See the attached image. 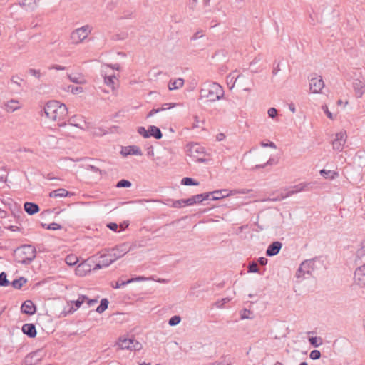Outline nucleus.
<instances>
[{
    "label": "nucleus",
    "instance_id": "f257e3e1",
    "mask_svg": "<svg viewBox=\"0 0 365 365\" xmlns=\"http://www.w3.org/2000/svg\"><path fill=\"white\" fill-rule=\"evenodd\" d=\"M46 116L51 120L58 123L59 126L65 125L64 120L68 115L66 106L58 101H49L43 108Z\"/></svg>",
    "mask_w": 365,
    "mask_h": 365
},
{
    "label": "nucleus",
    "instance_id": "f03ea898",
    "mask_svg": "<svg viewBox=\"0 0 365 365\" xmlns=\"http://www.w3.org/2000/svg\"><path fill=\"white\" fill-rule=\"evenodd\" d=\"M200 98H205L208 101L215 102L224 96L222 87L214 82L205 83L200 91Z\"/></svg>",
    "mask_w": 365,
    "mask_h": 365
},
{
    "label": "nucleus",
    "instance_id": "7ed1b4c3",
    "mask_svg": "<svg viewBox=\"0 0 365 365\" xmlns=\"http://www.w3.org/2000/svg\"><path fill=\"white\" fill-rule=\"evenodd\" d=\"M36 250L34 246L24 245L15 251V259L22 264H30L36 257Z\"/></svg>",
    "mask_w": 365,
    "mask_h": 365
},
{
    "label": "nucleus",
    "instance_id": "20e7f679",
    "mask_svg": "<svg viewBox=\"0 0 365 365\" xmlns=\"http://www.w3.org/2000/svg\"><path fill=\"white\" fill-rule=\"evenodd\" d=\"M92 31L93 26L89 24H86L73 29L69 36L71 43L73 45H79L83 43L92 33Z\"/></svg>",
    "mask_w": 365,
    "mask_h": 365
},
{
    "label": "nucleus",
    "instance_id": "39448f33",
    "mask_svg": "<svg viewBox=\"0 0 365 365\" xmlns=\"http://www.w3.org/2000/svg\"><path fill=\"white\" fill-rule=\"evenodd\" d=\"M308 185L307 183H299L298 185H296L294 186L290 187L289 189L286 190V192H281L279 195H278L277 197L273 198H267L266 200H263L262 201H281L287 197H289L292 196V195L297 194L298 192L305 191L308 190Z\"/></svg>",
    "mask_w": 365,
    "mask_h": 365
},
{
    "label": "nucleus",
    "instance_id": "423d86ee",
    "mask_svg": "<svg viewBox=\"0 0 365 365\" xmlns=\"http://www.w3.org/2000/svg\"><path fill=\"white\" fill-rule=\"evenodd\" d=\"M187 155L192 158L196 162L205 161V151L204 147L198 143H192L187 145Z\"/></svg>",
    "mask_w": 365,
    "mask_h": 365
},
{
    "label": "nucleus",
    "instance_id": "0eeeda50",
    "mask_svg": "<svg viewBox=\"0 0 365 365\" xmlns=\"http://www.w3.org/2000/svg\"><path fill=\"white\" fill-rule=\"evenodd\" d=\"M116 345L120 349H128L138 351L142 349V344L134 340L133 338H127L125 336L120 337Z\"/></svg>",
    "mask_w": 365,
    "mask_h": 365
},
{
    "label": "nucleus",
    "instance_id": "6e6552de",
    "mask_svg": "<svg viewBox=\"0 0 365 365\" xmlns=\"http://www.w3.org/2000/svg\"><path fill=\"white\" fill-rule=\"evenodd\" d=\"M86 302L88 307H91L98 302L97 299H89L86 295H81L76 301H71V303H74L76 308L71 307L68 311H63L62 312L63 316H66L68 314H71L78 309L82 304Z\"/></svg>",
    "mask_w": 365,
    "mask_h": 365
},
{
    "label": "nucleus",
    "instance_id": "1a4fd4ad",
    "mask_svg": "<svg viewBox=\"0 0 365 365\" xmlns=\"http://www.w3.org/2000/svg\"><path fill=\"white\" fill-rule=\"evenodd\" d=\"M354 284L360 288H365V264L355 269Z\"/></svg>",
    "mask_w": 365,
    "mask_h": 365
},
{
    "label": "nucleus",
    "instance_id": "9d476101",
    "mask_svg": "<svg viewBox=\"0 0 365 365\" xmlns=\"http://www.w3.org/2000/svg\"><path fill=\"white\" fill-rule=\"evenodd\" d=\"M347 135L344 130H341L335 135V138L332 141L333 149L336 151H341L346 141Z\"/></svg>",
    "mask_w": 365,
    "mask_h": 365
},
{
    "label": "nucleus",
    "instance_id": "9b49d317",
    "mask_svg": "<svg viewBox=\"0 0 365 365\" xmlns=\"http://www.w3.org/2000/svg\"><path fill=\"white\" fill-rule=\"evenodd\" d=\"M313 262L312 261H304L303 262L296 274V277L298 279H304L307 277V275H311L312 272L313 270Z\"/></svg>",
    "mask_w": 365,
    "mask_h": 365
},
{
    "label": "nucleus",
    "instance_id": "f8f14e48",
    "mask_svg": "<svg viewBox=\"0 0 365 365\" xmlns=\"http://www.w3.org/2000/svg\"><path fill=\"white\" fill-rule=\"evenodd\" d=\"M324 86L321 76L313 77L309 80V89L312 93H320Z\"/></svg>",
    "mask_w": 365,
    "mask_h": 365
},
{
    "label": "nucleus",
    "instance_id": "ddd939ff",
    "mask_svg": "<svg viewBox=\"0 0 365 365\" xmlns=\"http://www.w3.org/2000/svg\"><path fill=\"white\" fill-rule=\"evenodd\" d=\"M130 250V245L127 243H123L113 248L110 253H111L112 256L113 257V259H115L116 261L118 259L122 257L125 254L129 252Z\"/></svg>",
    "mask_w": 365,
    "mask_h": 365
},
{
    "label": "nucleus",
    "instance_id": "4468645a",
    "mask_svg": "<svg viewBox=\"0 0 365 365\" xmlns=\"http://www.w3.org/2000/svg\"><path fill=\"white\" fill-rule=\"evenodd\" d=\"M235 81H237V86L242 88L244 91H250L249 86L252 84V81L250 76L245 74H239L237 75V77L235 78Z\"/></svg>",
    "mask_w": 365,
    "mask_h": 365
},
{
    "label": "nucleus",
    "instance_id": "2eb2a0df",
    "mask_svg": "<svg viewBox=\"0 0 365 365\" xmlns=\"http://www.w3.org/2000/svg\"><path fill=\"white\" fill-rule=\"evenodd\" d=\"M39 0H19L18 5L26 11H34Z\"/></svg>",
    "mask_w": 365,
    "mask_h": 365
},
{
    "label": "nucleus",
    "instance_id": "dca6fc26",
    "mask_svg": "<svg viewBox=\"0 0 365 365\" xmlns=\"http://www.w3.org/2000/svg\"><path fill=\"white\" fill-rule=\"evenodd\" d=\"M88 261H84L77 266L75 271L76 275L83 277L91 271V265L88 264Z\"/></svg>",
    "mask_w": 365,
    "mask_h": 365
},
{
    "label": "nucleus",
    "instance_id": "f3484780",
    "mask_svg": "<svg viewBox=\"0 0 365 365\" xmlns=\"http://www.w3.org/2000/svg\"><path fill=\"white\" fill-rule=\"evenodd\" d=\"M282 244L279 241L272 242L267 247V251H266V255L269 257L274 256V255H277L279 252V251L282 248Z\"/></svg>",
    "mask_w": 365,
    "mask_h": 365
},
{
    "label": "nucleus",
    "instance_id": "a211bd4d",
    "mask_svg": "<svg viewBox=\"0 0 365 365\" xmlns=\"http://www.w3.org/2000/svg\"><path fill=\"white\" fill-rule=\"evenodd\" d=\"M21 312L29 315H33L36 312V307L31 300L25 301L21 307Z\"/></svg>",
    "mask_w": 365,
    "mask_h": 365
},
{
    "label": "nucleus",
    "instance_id": "6ab92c4d",
    "mask_svg": "<svg viewBox=\"0 0 365 365\" xmlns=\"http://www.w3.org/2000/svg\"><path fill=\"white\" fill-rule=\"evenodd\" d=\"M177 106L175 103H168L162 105L160 108L152 109L147 115V118L153 116L155 114L158 113L161 111L167 110L170 108H175Z\"/></svg>",
    "mask_w": 365,
    "mask_h": 365
},
{
    "label": "nucleus",
    "instance_id": "aec40b11",
    "mask_svg": "<svg viewBox=\"0 0 365 365\" xmlns=\"http://www.w3.org/2000/svg\"><path fill=\"white\" fill-rule=\"evenodd\" d=\"M21 105L20 102L17 100H14V99L7 101L4 104L5 110L9 113H13V112L19 110V108H21Z\"/></svg>",
    "mask_w": 365,
    "mask_h": 365
},
{
    "label": "nucleus",
    "instance_id": "412c9836",
    "mask_svg": "<svg viewBox=\"0 0 365 365\" xmlns=\"http://www.w3.org/2000/svg\"><path fill=\"white\" fill-rule=\"evenodd\" d=\"M121 153L125 156L128 155H141L142 151L138 146L131 145L123 148Z\"/></svg>",
    "mask_w": 365,
    "mask_h": 365
},
{
    "label": "nucleus",
    "instance_id": "4be33fe9",
    "mask_svg": "<svg viewBox=\"0 0 365 365\" xmlns=\"http://www.w3.org/2000/svg\"><path fill=\"white\" fill-rule=\"evenodd\" d=\"M353 87L358 97H361L365 92V84L359 79L354 80Z\"/></svg>",
    "mask_w": 365,
    "mask_h": 365
},
{
    "label": "nucleus",
    "instance_id": "5701e85b",
    "mask_svg": "<svg viewBox=\"0 0 365 365\" xmlns=\"http://www.w3.org/2000/svg\"><path fill=\"white\" fill-rule=\"evenodd\" d=\"M22 331L31 338L36 336V329L33 324H25L22 327Z\"/></svg>",
    "mask_w": 365,
    "mask_h": 365
},
{
    "label": "nucleus",
    "instance_id": "b1692460",
    "mask_svg": "<svg viewBox=\"0 0 365 365\" xmlns=\"http://www.w3.org/2000/svg\"><path fill=\"white\" fill-rule=\"evenodd\" d=\"M104 83L106 86H109L112 91H115L117 84V78L115 75L103 76Z\"/></svg>",
    "mask_w": 365,
    "mask_h": 365
},
{
    "label": "nucleus",
    "instance_id": "393cba45",
    "mask_svg": "<svg viewBox=\"0 0 365 365\" xmlns=\"http://www.w3.org/2000/svg\"><path fill=\"white\" fill-rule=\"evenodd\" d=\"M220 190L222 192V195L224 196V197H227L234 195L236 194H247L251 191V190H247V189H240V190H233L222 189V190Z\"/></svg>",
    "mask_w": 365,
    "mask_h": 365
},
{
    "label": "nucleus",
    "instance_id": "a878e982",
    "mask_svg": "<svg viewBox=\"0 0 365 365\" xmlns=\"http://www.w3.org/2000/svg\"><path fill=\"white\" fill-rule=\"evenodd\" d=\"M184 85V80L181 78L170 80L168 83V88L170 91L176 90L182 88Z\"/></svg>",
    "mask_w": 365,
    "mask_h": 365
},
{
    "label": "nucleus",
    "instance_id": "bb28decb",
    "mask_svg": "<svg viewBox=\"0 0 365 365\" xmlns=\"http://www.w3.org/2000/svg\"><path fill=\"white\" fill-rule=\"evenodd\" d=\"M145 279H146V278L144 277H136V278L130 279H128V280H127L125 282H116L115 284H112V287L114 289H119V288L122 287L123 286L128 284H130L131 282L144 281Z\"/></svg>",
    "mask_w": 365,
    "mask_h": 365
},
{
    "label": "nucleus",
    "instance_id": "cd10ccee",
    "mask_svg": "<svg viewBox=\"0 0 365 365\" xmlns=\"http://www.w3.org/2000/svg\"><path fill=\"white\" fill-rule=\"evenodd\" d=\"M24 207L29 215H34L39 211L38 205L33 202H25Z\"/></svg>",
    "mask_w": 365,
    "mask_h": 365
},
{
    "label": "nucleus",
    "instance_id": "c85d7f7f",
    "mask_svg": "<svg viewBox=\"0 0 365 365\" xmlns=\"http://www.w3.org/2000/svg\"><path fill=\"white\" fill-rule=\"evenodd\" d=\"M101 262L102 263V265L106 267H108L110 264L113 263L115 259H113V257L112 256L111 253L101 255Z\"/></svg>",
    "mask_w": 365,
    "mask_h": 365
},
{
    "label": "nucleus",
    "instance_id": "c756f323",
    "mask_svg": "<svg viewBox=\"0 0 365 365\" xmlns=\"http://www.w3.org/2000/svg\"><path fill=\"white\" fill-rule=\"evenodd\" d=\"M70 195L69 192L63 188H59L50 192L51 197H63Z\"/></svg>",
    "mask_w": 365,
    "mask_h": 365
},
{
    "label": "nucleus",
    "instance_id": "7c9ffc66",
    "mask_svg": "<svg viewBox=\"0 0 365 365\" xmlns=\"http://www.w3.org/2000/svg\"><path fill=\"white\" fill-rule=\"evenodd\" d=\"M148 135H150V137L153 136L155 139H160L163 136L160 130L155 125H150L148 128Z\"/></svg>",
    "mask_w": 365,
    "mask_h": 365
},
{
    "label": "nucleus",
    "instance_id": "2f4dec72",
    "mask_svg": "<svg viewBox=\"0 0 365 365\" xmlns=\"http://www.w3.org/2000/svg\"><path fill=\"white\" fill-rule=\"evenodd\" d=\"M68 78L69 80L77 84H84L86 83L85 78L81 75H68Z\"/></svg>",
    "mask_w": 365,
    "mask_h": 365
},
{
    "label": "nucleus",
    "instance_id": "473e14b6",
    "mask_svg": "<svg viewBox=\"0 0 365 365\" xmlns=\"http://www.w3.org/2000/svg\"><path fill=\"white\" fill-rule=\"evenodd\" d=\"M236 77H237V72L236 71H233V72L230 73L227 76V85L230 86V89H232L235 87V84L237 83V81H235V78Z\"/></svg>",
    "mask_w": 365,
    "mask_h": 365
},
{
    "label": "nucleus",
    "instance_id": "72a5a7b5",
    "mask_svg": "<svg viewBox=\"0 0 365 365\" xmlns=\"http://www.w3.org/2000/svg\"><path fill=\"white\" fill-rule=\"evenodd\" d=\"M65 262L68 265L73 266L78 263V258L76 255L71 254L66 257Z\"/></svg>",
    "mask_w": 365,
    "mask_h": 365
},
{
    "label": "nucleus",
    "instance_id": "f704fd0d",
    "mask_svg": "<svg viewBox=\"0 0 365 365\" xmlns=\"http://www.w3.org/2000/svg\"><path fill=\"white\" fill-rule=\"evenodd\" d=\"M65 91L71 92L73 94H78L83 92V89L81 86H68L64 88Z\"/></svg>",
    "mask_w": 365,
    "mask_h": 365
},
{
    "label": "nucleus",
    "instance_id": "c9c22d12",
    "mask_svg": "<svg viewBox=\"0 0 365 365\" xmlns=\"http://www.w3.org/2000/svg\"><path fill=\"white\" fill-rule=\"evenodd\" d=\"M320 174L325 178L333 180L337 176V173L331 170H321Z\"/></svg>",
    "mask_w": 365,
    "mask_h": 365
},
{
    "label": "nucleus",
    "instance_id": "e433bc0d",
    "mask_svg": "<svg viewBox=\"0 0 365 365\" xmlns=\"http://www.w3.org/2000/svg\"><path fill=\"white\" fill-rule=\"evenodd\" d=\"M108 306V301L107 299H102L100 305L96 308V312L98 313H103Z\"/></svg>",
    "mask_w": 365,
    "mask_h": 365
},
{
    "label": "nucleus",
    "instance_id": "4c0bfd02",
    "mask_svg": "<svg viewBox=\"0 0 365 365\" xmlns=\"http://www.w3.org/2000/svg\"><path fill=\"white\" fill-rule=\"evenodd\" d=\"M309 341L314 347H319L323 343L322 338L317 336L309 337Z\"/></svg>",
    "mask_w": 365,
    "mask_h": 365
},
{
    "label": "nucleus",
    "instance_id": "58836bf2",
    "mask_svg": "<svg viewBox=\"0 0 365 365\" xmlns=\"http://www.w3.org/2000/svg\"><path fill=\"white\" fill-rule=\"evenodd\" d=\"M210 197V193H203V194H198L196 195H194V200L196 203H199L202 202L203 200H208Z\"/></svg>",
    "mask_w": 365,
    "mask_h": 365
},
{
    "label": "nucleus",
    "instance_id": "ea45409f",
    "mask_svg": "<svg viewBox=\"0 0 365 365\" xmlns=\"http://www.w3.org/2000/svg\"><path fill=\"white\" fill-rule=\"evenodd\" d=\"M26 282V279L24 277H20L18 279H14L12 282V286L15 289H20L25 283Z\"/></svg>",
    "mask_w": 365,
    "mask_h": 365
},
{
    "label": "nucleus",
    "instance_id": "a19ab883",
    "mask_svg": "<svg viewBox=\"0 0 365 365\" xmlns=\"http://www.w3.org/2000/svg\"><path fill=\"white\" fill-rule=\"evenodd\" d=\"M181 184L184 185H198L199 182L197 181H195L191 178H184L181 180Z\"/></svg>",
    "mask_w": 365,
    "mask_h": 365
},
{
    "label": "nucleus",
    "instance_id": "79ce46f5",
    "mask_svg": "<svg viewBox=\"0 0 365 365\" xmlns=\"http://www.w3.org/2000/svg\"><path fill=\"white\" fill-rule=\"evenodd\" d=\"M210 193V195H212V200H220V199H222V198H225L224 196L222 195V192H220V190H215V191H213V192H209Z\"/></svg>",
    "mask_w": 365,
    "mask_h": 365
},
{
    "label": "nucleus",
    "instance_id": "37998d69",
    "mask_svg": "<svg viewBox=\"0 0 365 365\" xmlns=\"http://www.w3.org/2000/svg\"><path fill=\"white\" fill-rule=\"evenodd\" d=\"M180 321H181L180 317L178 315H175L169 319L168 324L170 326H175V325L178 324L180 322Z\"/></svg>",
    "mask_w": 365,
    "mask_h": 365
},
{
    "label": "nucleus",
    "instance_id": "c03bdc74",
    "mask_svg": "<svg viewBox=\"0 0 365 365\" xmlns=\"http://www.w3.org/2000/svg\"><path fill=\"white\" fill-rule=\"evenodd\" d=\"M9 284V282L6 279V274L5 272L0 274V286L6 287Z\"/></svg>",
    "mask_w": 365,
    "mask_h": 365
},
{
    "label": "nucleus",
    "instance_id": "a18cd8bd",
    "mask_svg": "<svg viewBox=\"0 0 365 365\" xmlns=\"http://www.w3.org/2000/svg\"><path fill=\"white\" fill-rule=\"evenodd\" d=\"M130 186L131 182L127 180H121L116 185L117 187H130Z\"/></svg>",
    "mask_w": 365,
    "mask_h": 365
},
{
    "label": "nucleus",
    "instance_id": "49530a36",
    "mask_svg": "<svg viewBox=\"0 0 365 365\" xmlns=\"http://www.w3.org/2000/svg\"><path fill=\"white\" fill-rule=\"evenodd\" d=\"M137 131L138 134H140V135L145 138L150 137V135H148V130H146L144 127H138Z\"/></svg>",
    "mask_w": 365,
    "mask_h": 365
},
{
    "label": "nucleus",
    "instance_id": "de8ad7c7",
    "mask_svg": "<svg viewBox=\"0 0 365 365\" xmlns=\"http://www.w3.org/2000/svg\"><path fill=\"white\" fill-rule=\"evenodd\" d=\"M321 356V353L319 350H313L310 352L309 357L313 359H319Z\"/></svg>",
    "mask_w": 365,
    "mask_h": 365
},
{
    "label": "nucleus",
    "instance_id": "09e8293b",
    "mask_svg": "<svg viewBox=\"0 0 365 365\" xmlns=\"http://www.w3.org/2000/svg\"><path fill=\"white\" fill-rule=\"evenodd\" d=\"M230 299L228 298V297H226V298H223L219 301H217L215 302V306L217 307V308H222L223 307V305L230 302Z\"/></svg>",
    "mask_w": 365,
    "mask_h": 365
},
{
    "label": "nucleus",
    "instance_id": "8fccbe9b",
    "mask_svg": "<svg viewBox=\"0 0 365 365\" xmlns=\"http://www.w3.org/2000/svg\"><path fill=\"white\" fill-rule=\"evenodd\" d=\"M29 73L30 75L36 77L38 79H39L41 77V73L39 70L31 68L29 69Z\"/></svg>",
    "mask_w": 365,
    "mask_h": 365
},
{
    "label": "nucleus",
    "instance_id": "3c124183",
    "mask_svg": "<svg viewBox=\"0 0 365 365\" xmlns=\"http://www.w3.org/2000/svg\"><path fill=\"white\" fill-rule=\"evenodd\" d=\"M204 35H205V31H202V30H200V31H196V32L193 34V36H192V37L191 38V39H192V40H197V39H198V38H200L203 37V36H204Z\"/></svg>",
    "mask_w": 365,
    "mask_h": 365
},
{
    "label": "nucleus",
    "instance_id": "603ef678",
    "mask_svg": "<svg viewBox=\"0 0 365 365\" xmlns=\"http://www.w3.org/2000/svg\"><path fill=\"white\" fill-rule=\"evenodd\" d=\"M249 269H248V272H253V273H256V272H258L259 269H258V267H257V264L255 263V262H252L249 264Z\"/></svg>",
    "mask_w": 365,
    "mask_h": 365
},
{
    "label": "nucleus",
    "instance_id": "864d4df0",
    "mask_svg": "<svg viewBox=\"0 0 365 365\" xmlns=\"http://www.w3.org/2000/svg\"><path fill=\"white\" fill-rule=\"evenodd\" d=\"M322 109L326 113L327 118H329L331 120L334 119L333 114L329 110L328 107L326 105L322 106Z\"/></svg>",
    "mask_w": 365,
    "mask_h": 365
},
{
    "label": "nucleus",
    "instance_id": "5fc2aeb1",
    "mask_svg": "<svg viewBox=\"0 0 365 365\" xmlns=\"http://www.w3.org/2000/svg\"><path fill=\"white\" fill-rule=\"evenodd\" d=\"M173 207H182L185 206V200L174 201L172 205Z\"/></svg>",
    "mask_w": 365,
    "mask_h": 365
},
{
    "label": "nucleus",
    "instance_id": "6e6d98bb",
    "mask_svg": "<svg viewBox=\"0 0 365 365\" xmlns=\"http://www.w3.org/2000/svg\"><path fill=\"white\" fill-rule=\"evenodd\" d=\"M269 117L274 118L277 115V110L274 108H270L267 111Z\"/></svg>",
    "mask_w": 365,
    "mask_h": 365
},
{
    "label": "nucleus",
    "instance_id": "4d7b16f0",
    "mask_svg": "<svg viewBox=\"0 0 365 365\" xmlns=\"http://www.w3.org/2000/svg\"><path fill=\"white\" fill-rule=\"evenodd\" d=\"M61 228V226L55 222L51 223L47 227V229L53 230H60Z\"/></svg>",
    "mask_w": 365,
    "mask_h": 365
},
{
    "label": "nucleus",
    "instance_id": "13d9d810",
    "mask_svg": "<svg viewBox=\"0 0 365 365\" xmlns=\"http://www.w3.org/2000/svg\"><path fill=\"white\" fill-rule=\"evenodd\" d=\"M108 67H110V68H113V69L117 70V71L120 70V66H119V64L116 63V64H114V65H109V64H105V65H103V71H105V68H108Z\"/></svg>",
    "mask_w": 365,
    "mask_h": 365
},
{
    "label": "nucleus",
    "instance_id": "bf43d9fd",
    "mask_svg": "<svg viewBox=\"0 0 365 365\" xmlns=\"http://www.w3.org/2000/svg\"><path fill=\"white\" fill-rule=\"evenodd\" d=\"M49 70H56V71H63L66 69L64 66H60V65H52L48 67Z\"/></svg>",
    "mask_w": 365,
    "mask_h": 365
},
{
    "label": "nucleus",
    "instance_id": "052dcab7",
    "mask_svg": "<svg viewBox=\"0 0 365 365\" xmlns=\"http://www.w3.org/2000/svg\"><path fill=\"white\" fill-rule=\"evenodd\" d=\"M23 80L19 77V76H13L11 79V81L16 85H18L19 86H21V83L20 82L22 81Z\"/></svg>",
    "mask_w": 365,
    "mask_h": 365
},
{
    "label": "nucleus",
    "instance_id": "680f3d73",
    "mask_svg": "<svg viewBox=\"0 0 365 365\" xmlns=\"http://www.w3.org/2000/svg\"><path fill=\"white\" fill-rule=\"evenodd\" d=\"M185 205H188V206L193 205L196 204L193 196L188 199L185 200Z\"/></svg>",
    "mask_w": 365,
    "mask_h": 365
},
{
    "label": "nucleus",
    "instance_id": "e2e57ef3",
    "mask_svg": "<svg viewBox=\"0 0 365 365\" xmlns=\"http://www.w3.org/2000/svg\"><path fill=\"white\" fill-rule=\"evenodd\" d=\"M261 145L264 148L270 147V148H272L274 149L276 148V145L273 142H269V143L262 142Z\"/></svg>",
    "mask_w": 365,
    "mask_h": 365
},
{
    "label": "nucleus",
    "instance_id": "0e129e2a",
    "mask_svg": "<svg viewBox=\"0 0 365 365\" xmlns=\"http://www.w3.org/2000/svg\"><path fill=\"white\" fill-rule=\"evenodd\" d=\"M267 165H272V159H269L266 163L263 164V165H257L255 166V169H259V168H264Z\"/></svg>",
    "mask_w": 365,
    "mask_h": 365
},
{
    "label": "nucleus",
    "instance_id": "69168bd1",
    "mask_svg": "<svg viewBox=\"0 0 365 365\" xmlns=\"http://www.w3.org/2000/svg\"><path fill=\"white\" fill-rule=\"evenodd\" d=\"M108 227H109L113 231H116L118 226L116 223H110L108 225Z\"/></svg>",
    "mask_w": 365,
    "mask_h": 365
},
{
    "label": "nucleus",
    "instance_id": "338daca9",
    "mask_svg": "<svg viewBox=\"0 0 365 365\" xmlns=\"http://www.w3.org/2000/svg\"><path fill=\"white\" fill-rule=\"evenodd\" d=\"M225 138V135L223 133H218L216 136V139L217 141H222Z\"/></svg>",
    "mask_w": 365,
    "mask_h": 365
},
{
    "label": "nucleus",
    "instance_id": "774afa93",
    "mask_svg": "<svg viewBox=\"0 0 365 365\" xmlns=\"http://www.w3.org/2000/svg\"><path fill=\"white\" fill-rule=\"evenodd\" d=\"M267 259L265 258V257H260L259 259V263L261 264V265H265L267 264Z\"/></svg>",
    "mask_w": 365,
    "mask_h": 365
}]
</instances>
